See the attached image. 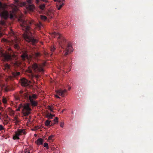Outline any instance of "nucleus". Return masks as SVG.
<instances>
[{
	"label": "nucleus",
	"instance_id": "f257e3e1",
	"mask_svg": "<svg viewBox=\"0 0 153 153\" xmlns=\"http://www.w3.org/2000/svg\"><path fill=\"white\" fill-rule=\"evenodd\" d=\"M15 5L12 4L11 7L12 8V11L10 13L5 10L6 7L5 4H3L0 2V15L1 17L5 19L9 16L11 19L14 17L18 18V21L20 22L24 33L22 35L25 40L28 42L31 43L33 45H35L38 42V40L35 39L33 36L32 33L30 31V25L31 24L30 22L28 21L24 20L22 18V14H19L20 11L19 10L18 6L22 7L25 5V3H22L18 0H15Z\"/></svg>",
	"mask_w": 153,
	"mask_h": 153
},
{
	"label": "nucleus",
	"instance_id": "f03ea898",
	"mask_svg": "<svg viewBox=\"0 0 153 153\" xmlns=\"http://www.w3.org/2000/svg\"><path fill=\"white\" fill-rule=\"evenodd\" d=\"M52 36L54 38H57L59 46L63 50L62 56H66L73 51L71 45L65 39L64 37L58 33L54 32L52 33Z\"/></svg>",
	"mask_w": 153,
	"mask_h": 153
},
{
	"label": "nucleus",
	"instance_id": "7ed1b4c3",
	"mask_svg": "<svg viewBox=\"0 0 153 153\" xmlns=\"http://www.w3.org/2000/svg\"><path fill=\"white\" fill-rule=\"evenodd\" d=\"M28 71L30 73L29 77L31 78L34 77L38 78L40 76V74H42L44 73L42 66L36 63H34L31 66L28 67Z\"/></svg>",
	"mask_w": 153,
	"mask_h": 153
},
{
	"label": "nucleus",
	"instance_id": "20e7f679",
	"mask_svg": "<svg viewBox=\"0 0 153 153\" xmlns=\"http://www.w3.org/2000/svg\"><path fill=\"white\" fill-rule=\"evenodd\" d=\"M21 110L22 112L25 116L29 115L31 113V109L30 107L28 104H20L19 105L18 108L17 109V111H20Z\"/></svg>",
	"mask_w": 153,
	"mask_h": 153
},
{
	"label": "nucleus",
	"instance_id": "39448f33",
	"mask_svg": "<svg viewBox=\"0 0 153 153\" xmlns=\"http://www.w3.org/2000/svg\"><path fill=\"white\" fill-rule=\"evenodd\" d=\"M41 56L40 53L39 52H35L34 54H33L32 56H30L29 57L27 54V51H25L22 53L21 56L22 60L23 61H26L29 62L30 60V58L32 56H33L35 58H38Z\"/></svg>",
	"mask_w": 153,
	"mask_h": 153
},
{
	"label": "nucleus",
	"instance_id": "423d86ee",
	"mask_svg": "<svg viewBox=\"0 0 153 153\" xmlns=\"http://www.w3.org/2000/svg\"><path fill=\"white\" fill-rule=\"evenodd\" d=\"M9 50L10 51V52L3 53L1 51L0 52L1 56L3 57V59L5 61H9L11 60L12 59V58L15 56L14 53L11 52V49H9Z\"/></svg>",
	"mask_w": 153,
	"mask_h": 153
},
{
	"label": "nucleus",
	"instance_id": "0eeeda50",
	"mask_svg": "<svg viewBox=\"0 0 153 153\" xmlns=\"http://www.w3.org/2000/svg\"><path fill=\"white\" fill-rule=\"evenodd\" d=\"M6 26V24L5 21H0V37L3 35V31L5 30Z\"/></svg>",
	"mask_w": 153,
	"mask_h": 153
},
{
	"label": "nucleus",
	"instance_id": "6e6552de",
	"mask_svg": "<svg viewBox=\"0 0 153 153\" xmlns=\"http://www.w3.org/2000/svg\"><path fill=\"white\" fill-rule=\"evenodd\" d=\"M37 98V95L36 94H33L32 95H30L29 97V100L32 105L33 106H36L37 102L34 100Z\"/></svg>",
	"mask_w": 153,
	"mask_h": 153
},
{
	"label": "nucleus",
	"instance_id": "1a4fd4ad",
	"mask_svg": "<svg viewBox=\"0 0 153 153\" xmlns=\"http://www.w3.org/2000/svg\"><path fill=\"white\" fill-rule=\"evenodd\" d=\"M13 42L15 48L17 50L19 49L20 48V40L19 39L16 37Z\"/></svg>",
	"mask_w": 153,
	"mask_h": 153
},
{
	"label": "nucleus",
	"instance_id": "9d476101",
	"mask_svg": "<svg viewBox=\"0 0 153 153\" xmlns=\"http://www.w3.org/2000/svg\"><path fill=\"white\" fill-rule=\"evenodd\" d=\"M11 73L12 76L9 77L10 79L12 80L13 78H16L20 75V72L16 71H11Z\"/></svg>",
	"mask_w": 153,
	"mask_h": 153
},
{
	"label": "nucleus",
	"instance_id": "9b49d317",
	"mask_svg": "<svg viewBox=\"0 0 153 153\" xmlns=\"http://www.w3.org/2000/svg\"><path fill=\"white\" fill-rule=\"evenodd\" d=\"M27 2L28 4L26 6L27 9L30 11H33L35 8V6L32 4L31 0H28Z\"/></svg>",
	"mask_w": 153,
	"mask_h": 153
},
{
	"label": "nucleus",
	"instance_id": "f8f14e48",
	"mask_svg": "<svg viewBox=\"0 0 153 153\" xmlns=\"http://www.w3.org/2000/svg\"><path fill=\"white\" fill-rule=\"evenodd\" d=\"M30 83V82L28 80L25 78H23L21 79V85L22 86L26 87L28 86Z\"/></svg>",
	"mask_w": 153,
	"mask_h": 153
},
{
	"label": "nucleus",
	"instance_id": "ddd939ff",
	"mask_svg": "<svg viewBox=\"0 0 153 153\" xmlns=\"http://www.w3.org/2000/svg\"><path fill=\"white\" fill-rule=\"evenodd\" d=\"M67 92V90L64 89L62 90V89L56 91V93L59 95H60L62 97H64L65 94Z\"/></svg>",
	"mask_w": 153,
	"mask_h": 153
},
{
	"label": "nucleus",
	"instance_id": "4468645a",
	"mask_svg": "<svg viewBox=\"0 0 153 153\" xmlns=\"http://www.w3.org/2000/svg\"><path fill=\"white\" fill-rule=\"evenodd\" d=\"M3 69L6 71H11L10 65L8 63L4 64Z\"/></svg>",
	"mask_w": 153,
	"mask_h": 153
},
{
	"label": "nucleus",
	"instance_id": "2eb2a0df",
	"mask_svg": "<svg viewBox=\"0 0 153 153\" xmlns=\"http://www.w3.org/2000/svg\"><path fill=\"white\" fill-rule=\"evenodd\" d=\"M16 133L19 134V135H25L26 134V132L25 131L24 129H18L17 131H16Z\"/></svg>",
	"mask_w": 153,
	"mask_h": 153
},
{
	"label": "nucleus",
	"instance_id": "dca6fc26",
	"mask_svg": "<svg viewBox=\"0 0 153 153\" xmlns=\"http://www.w3.org/2000/svg\"><path fill=\"white\" fill-rule=\"evenodd\" d=\"M13 121H14V123L16 125H18L19 124V123L20 122V121L19 120L18 118L16 117H14V119L13 120Z\"/></svg>",
	"mask_w": 153,
	"mask_h": 153
},
{
	"label": "nucleus",
	"instance_id": "f3484780",
	"mask_svg": "<svg viewBox=\"0 0 153 153\" xmlns=\"http://www.w3.org/2000/svg\"><path fill=\"white\" fill-rule=\"evenodd\" d=\"M5 92H8V91L12 90V88L9 86H5L3 88Z\"/></svg>",
	"mask_w": 153,
	"mask_h": 153
},
{
	"label": "nucleus",
	"instance_id": "a211bd4d",
	"mask_svg": "<svg viewBox=\"0 0 153 153\" xmlns=\"http://www.w3.org/2000/svg\"><path fill=\"white\" fill-rule=\"evenodd\" d=\"M43 143V139L41 138H39L36 141V143L39 145L42 144Z\"/></svg>",
	"mask_w": 153,
	"mask_h": 153
},
{
	"label": "nucleus",
	"instance_id": "6ab92c4d",
	"mask_svg": "<svg viewBox=\"0 0 153 153\" xmlns=\"http://www.w3.org/2000/svg\"><path fill=\"white\" fill-rule=\"evenodd\" d=\"M19 134H18L16 132H15V135L13 137V139L14 140L19 139Z\"/></svg>",
	"mask_w": 153,
	"mask_h": 153
},
{
	"label": "nucleus",
	"instance_id": "aec40b11",
	"mask_svg": "<svg viewBox=\"0 0 153 153\" xmlns=\"http://www.w3.org/2000/svg\"><path fill=\"white\" fill-rule=\"evenodd\" d=\"M36 27L38 28V29H40L42 26V24L40 22H39V23H37L36 24Z\"/></svg>",
	"mask_w": 153,
	"mask_h": 153
},
{
	"label": "nucleus",
	"instance_id": "412c9836",
	"mask_svg": "<svg viewBox=\"0 0 153 153\" xmlns=\"http://www.w3.org/2000/svg\"><path fill=\"white\" fill-rule=\"evenodd\" d=\"M36 0L35 2L37 4H39L40 1H42L43 2H45V3H47L48 2V1L46 0Z\"/></svg>",
	"mask_w": 153,
	"mask_h": 153
},
{
	"label": "nucleus",
	"instance_id": "4be33fe9",
	"mask_svg": "<svg viewBox=\"0 0 153 153\" xmlns=\"http://www.w3.org/2000/svg\"><path fill=\"white\" fill-rule=\"evenodd\" d=\"M54 116H55L54 115H53L51 114H48L47 115V117H48L49 119H52L53 117Z\"/></svg>",
	"mask_w": 153,
	"mask_h": 153
},
{
	"label": "nucleus",
	"instance_id": "5701e85b",
	"mask_svg": "<svg viewBox=\"0 0 153 153\" xmlns=\"http://www.w3.org/2000/svg\"><path fill=\"white\" fill-rule=\"evenodd\" d=\"M51 121H49L48 120H46L45 122V124L46 126H49L50 125V123Z\"/></svg>",
	"mask_w": 153,
	"mask_h": 153
},
{
	"label": "nucleus",
	"instance_id": "b1692460",
	"mask_svg": "<svg viewBox=\"0 0 153 153\" xmlns=\"http://www.w3.org/2000/svg\"><path fill=\"white\" fill-rule=\"evenodd\" d=\"M56 50V48L54 46H52L50 48V50L51 52H53Z\"/></svg>",
	"mask_w": 153,
	"mask_h": 153
},
{
	"label": "nucleus",
	"instance_id": "393cba45",
	"mask_svg": "<svg viewBox=\"0 0 153 153\" xmlns=\"http://www.w3.org/2000/svg\"><path fill=\"white\" fill-rule=\"evenodd\" d=\"M40 18L42 20L45 21L47 19V17L45 16L40 15Z\"/></svg>",
	"mask_w": 153,
	"mask_h": 153
},
{
	"label": "nucleus",
	"instance_id": "a878e982",
	"mask_svg": "<svg viewBox=\"0 0 153 153\" xmlns=\"http://www.w3.org/2000/svg\"><path fill=\"white\" fill-rule=\"evenodd\" d=\"M45 4H43L39 5V7L40 9L43 10L45 7Z\"/></svg>",
	"mask_w": 153,
	"mask_h": 153
},
{
	"label": "nucleus",
	"instance_id": "bb28decb",
	"mask_svg": "<svg viewBox=\"0 0 153 153\" xmlns=\"http://www.w3.org/2000/svg\"><path fill=\"white\" fill-rule=\"evenodd\" d=\"M44 146L47 149H48L49 148L48 145V143H45L44 144Z\"/></svg>",
	"mask_w": 153,
	"mask_h": 153
},
{
	"label": "nucleus",
	"instance_id": "cd10ccee",
	"mask_svg": "<svg viewBox=\"0 0 153 153\" xmlns=\"http://www.w3.org/2000/svg\"><path fill=\"white\" fill-rule=\"evenodd\" d=\"M2 101L4 103H6L7 102L6 99L5 98H3L2 100Z\"/></svg>",
	"mask_w": 153,
	"mask_h": 153
},
{
	"label": "nucleus",
	"instance_id": "c85d7f7f",
	"mask_svg": "<svg viewBox=\"0 0 153 153\" xmlns=\"http://www.w3.org/2000/svg\"><path fill=\"white\" fill-rule=\"evenodd\" d=\"M58 118L57 117H56L54 121L55 123H57L58 122Z\"/></svg>",
	"mask_w": 153,
	"mask_h": 153
},
{
	"label": "nucleus",
	"instance_id": "c756f323",
	"mask_svg": "<svg viewBox=\"0 0 153 153\" xmlns=\"http://www.w3.org/2000/svg\"><path fill=\"white\" fill-rule=\"evenodd\" d=\"M54 137V135H51L48 137V140H51Z\"/></svg>",
	"mask_w": 153,
	"mask_h": 153
},
{
	"label": "nucleus",
	"instance_id": "7c9ffc66",
	"mask_svg": "<svg viewBox=\"0 0 153 153\" xmlns=\"http://www.w3.org/2000/svg\"><path fill=\"white\" fill-rule=\"evenodd\" d=\"M24 152H25V153H30V151L29 150H27V149L24 150Z\"/></svg>",
	"mask_w": 153,
	"mask_h": 153
},
{
	"label": "nucleus",
	"instance_id": "2f4dec72",
	"mask_svg": "<svg viewBox=\"0 0 153 153\" xmlns=\"http://www.w3.org/2000/svg\"><path fill=\"white\" fill-rule=\"evenodd\" d=\"M4 128L2 125H0V131H1L2 130H3Z\"/></svg>",
	"mask_w": 153,
	"mask_h": 153
},
{
	"label": "nucleus",
	"instance_id": "473e14b6",
	"mask_svg": "<svg viewBox=\"0 0 153 153\" xmlns=\"http://www.w3.org/2000/svg\"><path fill=\"white\" fill-rule=\"evenodd\" d=\"M48 109H49L51 111H53V109L50 106H48Z\"/></svg>",
	"mask_w": 153,
	"mask_h": 153
},
{
	"label": "nucleus",
	"instance_id": "72a5a7b5",
	"mask_svg": "<svg viewBox=\"0 0 153 153\" xmlns=\"http://www.w3.org/2000/svg\"><path fill=\"white\" fill-rule=\"evenodd\" d=\"M64 125V123H63L62 122L60 123V126L62 127H63Z\"/></svg>",
	"mask_w": 153,
	"mask_h": 153
},
{
	"label": "nucleus",
	"instance_id": "f704fd0d",
	"mask_svg": "<svg viewBox=\"0 0 153 153\" xmlns=\"http://www.w3.org/2000/svg\"><path fill=\"white\" fill-rule=\"evenodd\" d=\"M39 128V127L38 126H35L34 127V128H35V130H36L37 129H38Z\"/></svg>",
	"mask_w": 153,
	"mask_h": 153
},
{
	"label": "nucleus",
	"instance_id": "c9c22d12",
	"mask_svg": "<svg viewBox=\"0 0 153 153\" xmlns=\"http://www.w3.org/2000/svg\"><path fill=\"white\" fill-rule=\"evenodd\" d=\"M64 4L63 3H61L60 4H59V7H62V6L64 5Z\"/></svg>",
	"mask_w": 153,
	"mask_h": 153
},
{
	"label": "nucleus",
	"instance_id": "e433bc0d",
	"mask_svg": "<svg viewBox=\"0 0 153 153\" xmlns=\"http://www.w3.org/2000/svg\"><path fill=\"white\" fill-rule=\"evenodd\" d=\"M54 1H58V2H59V3H60L62 1V0H54Z\"/></svg>",
	"mask_w": 153,
	"mask_h": 153
},
{
	"label": "nucleus",
	"instance_id": "4c0bfd02",
	"mask_svg": "<svg viewBox=\"0 0 153 153\" xmlns=\"http://www.w3.org/2000/svg\"><path fill=\"white\" fill-rule=\"evenodd\" d=\"M55 97L58 98H60V97H59V96H58L57 95H55Z\"/></svg>",
	"mask_w": 153,
	"mask_h": 153
},
{
	"label": "nucleus",
	"instance_id": "58836bf2",
	"mask_svg": "<svg viewBox=\"0 0 153 153\" xmlns=\"http://www.w3.org/2000/svg\"><path fill=\"white\" fill-rule=\"evenodd\" d=\"M61 8V7H60L59 6V7H58V10H60V9Z\"/></svg>",
	"mask_w": 153,
	"mask_h": 153
},
{
	"label": "nucleus",
	"instance_id": "ea45409f",
	"mask_svg": "<svg viewBox=\"0 0 153 153\" xmlns=\"http://www.w3.org/2000/svg\"><path fill=\"white\" fill-rule=\"evenodd\" d=\"M23 93V91H20V94H22Z\"/></svg>",
	"mask_w": 153,
	"mask_h": 153
},
{
	"label": "nucleus",
	"instance_id": "a19ab883",
	"mask_svg": "<svg viewBox=\"0 0 153 153\" xmlns=\"http://www.w3.org/2000/svg\"><path fill=\"white\" fill-rule=\"evenodd\" d=\"M2 109V107H0V110H1Z\"/></svg>",
	"mask_w": 153,
	"mask_h": 153
},
{
	"label": "nucleus",
	"instance_id": "79ce46f5",
	"mask_svg": "<svg viewBox=\"0 0 153 153\" xmlns=\"http://www.w3.org/2000/svg\"><path fill=\"white\" fill-rule=\"evenodd\" d=\"M35 128H34L33 129H32V130L33 131H34V130H35Z\"/></svg>",
	"mask_w": 153,
	"mask_h": 153
},
{
	"label": "nucleus",
	"instance_id": "37998d69",
	"mask_svg": "<svg viewBox=\"0 0 153 153\" xmlns=\"http://www.w3.org/2000/svg\"><path fill=\"white\" fill-rule=\"evenodd\" d=\"M65 110V109L63 110L62 111V112H63Z\"/></svg>",
	"mask_w": 153,
	"mask_h": 153
},
{
	"label": "nucleus",
	"instance_id": "c03bdc74",
	"mask_svg": "<svg viewBox=\"0 0 153 153\" xmlns=\"http://www.w3.org/2000/svg\"><path fill=\"white\" fill-rule=\"evenodd\" d=\"M70 89H71V88H70H70H68V90H70Z\"/></svg>",
	"mask_w": 153,
	"mask_h": 153
},
{
	"label": "nucleus",
	"instance_id": "a18cd8bd",
	"mask_svg": "<svg viewBox=\"0 0 153 153\" xmlns=\"http://www.w3.org/2000/svg\"><path fill=\"white\" fill-rule=\"evenodd\" d=\"M36 134H35V135H36Z\"/></svg>",
	"mask_w": 153,
	"mask_h": 153
},
{
	"label": "nucleus",
	"instance_id": "49530a36",
	"mask_svg": "<svg viewBox=\"0 0 153 153\" xmlns=\"http://www.w3.org/2000/svg\"><path fill=\"white\" fill-rule=\"evenodd\" d=\"M0 114L1 115V113H0Z\"/></svg>",
	"mask_w": 153,
	"mask_h": 153
}]
</instances>
